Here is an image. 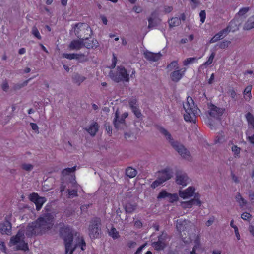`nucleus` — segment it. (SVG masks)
Here are the masks:
<instances>
[{"instance_id":"nucleus-54","label":"nucleus","mask_w":254,"mask_h":254,"mask_svg":"<svg viewBox=\"0 0 254 254\" xmlns=\"http://www.w3.org/2000/svg\"><path fill=\"white\" fill-rule=\"evenodd\" d=\"M224 141V135L223 132H222L219 134V135L217 136V139L216 140V142L218 143L222 142Z\"/></svg>"},{"instance_id":"nucleus-7","label":"nucleus","mask_w":254,"mask_h":254,"mask_svg":"<svg viewBox=\"0 0 254 254\" xmlns=\"http://www.w3.org/2000/svg\"><path fill=\"white\" fill-rule=\"evenodd\" d=\"M24 231L20 229L15 236L10 239V243L13 245H16L17 250H21L24 251L28 250L27 243L24 240Z\"/></svg>"},{"instance_id":"nucleus-33","label":"nucleus","mask_w":254,"mask_h":254,"mask_svg":"<svg viewBox=\"0 0 254 254\" xmlns=\"http://www.w3.org/2000/svg\"><path fill=\"white\" fill-rule=\"evenodd\" d=\"M179 197L177 193H169L168 196L167 201L170 203H173L178 200Z\"/></svg>"},{"instance_id":"nucleus-48","label":"nucleus","mask_w":254,"mask_h":254,"mask_svg":"<svg viewBox=\"0 0 254 254\" xmlns=\"http://www.w3.org/2000/svg\"><path fill=\"white\" fill-rule=\"evenodd\" d=\"M241 218L244 220L250 221L252 218V215L248 212H244L241 214Z\"/></svg>"},{"instance_id":"nucleus-29","label":"nucleus","mask_w":254,"mask_h":254,"mask_svg":"<svg viewBox=\"0 0 254 254\" xmlns=\"http://www.w3.org/2000/svg\"><path fill=\"white\" fill-rule=\"evenodd\" d=\"M126 173L128 177L132 178L136 176L137 172L135 169L129 167L126 169Z\"/></svg>"},{"instance_id":"nucleus-6","label":"nucleus","mask_w":254,"mask_h":254,"mask_svg":"<svg viewBox=\"0 0 254 254\" xmlns=\"http://www.w3.org/2000/svg\"><path fill=\"white\" fill-rule=\"evenodd\" d=\"M109 75L116 82H127L129 81V74L126 69L122 66H118L117 68L110 70Z\"/></svg>"},{"instance_id":"nucleus-64","label":"nucleus","mask_w":254,"mask_h":254,"mask_svg":"<svg viewBox=\"0 0 254 254\" xmlns=\"http://www.w3.org/2000/svg\"><path fill=\"white\" fill-rule=\"evenodd\" d=\"M251 202L252 204H254V193H250L249 195Z\"/></svg>"},{"instance_id":"nucleus-51","label":"nucleus","mask_w":254,"mask_h":254,"mask_svg":"<svg viewBox=\"0 0 254 254\" xmlns=\"http://www.w3.org/2000/svg\"><path fill=\"white\" fill-rule=\"evenodd\" d=\"M28 82V80H26L22 83L16 84L14 87V89L19 90V89H21V88L25 86L27 84Z\"/></svg>"},{"instance_id":"nucleus-9","label":"nucleus","mask_w":254,"mask_h":254,"mask_svg":"<svg viewBox=\"0 0 254 254\" xmlns=\"http://www.w3.org/2000/svg\"><path fill=\"white\" fill-rule=\"evenodd\" d=\"M192 224L189 221L182 220L181 219L177 220L176 228L178 231L180 232V235L182 237L183 241L186 243L190 242L191 240L190 237L188 239H186V237H184L183 236V234H182V232H183L184 234L185 235V232H187L188 233L190 228Z\"/></svg>"},{"instance_id":"nucleus-40","label":"nucleus","mask_w":254,"mask_h":254,"mask_svg":"<svg viewBox=\"0 0 254 254\" xmlns=\"http://www.w3.org/2000/svg\"><path fill=\"white\" fill-rule=\"evenodd\" d=\"M229 29L227 28V27L220 31H219L217 34L220 38L222 39L224 38L226 35L229 33Z\"/></svg>"},{"instance_id":"nucleus-60","label":"nucleus","mask_w":254,"mask_h":254,"mask_svg":"<svg viewBox=\"0 0 254 254\" xmlns=\"http://www.w3.org/2000/svg\"><path fill=\"white\" fill-rule=\"evenodd\" d=\"M214 217L210 218L209 219L206 221V225L207 226H210L214 223Z\"/></svg>"},{"instance_id":"nucleus-41","label":"nucleus","mask_w":254,"mask_h":254,"mask_svg":"<svg viewBox=\"0 0 254 254\" xmlns=\"http://www.w3.org/2000/svg\"><path fill=\"white\" fill-rule=\"evenodd\" d=\"M252 86H247L244 91V94L246 95L248 94V97L246 98V99H250L251 97V90H252Z\"/></svg>"},{"instance_id":"nucleus-52","label":"nucleus","mask_w":254,"mask_h":254,"mask_svg":"<svg viewBox=\"0 0 254 254\" xmlns=\"http://www.w3.org/2000/svg\"><path fill=\"white\" fill-rule=\"evenodd\" d=\"M1 87L2 89L5 92H7L9 88L8 83L7 81H3L1 85Z\"/></svg>"},{"instance_id":"nucleus-58","label":"nucleus","mask_w":254,"mask_h":254,"mask_svg":"<svg viewBox=\"0 0 254 254\" xmlns=\"http://www.w3.org/2000/svg\"><path fill=\"white\" fill-rule=\"evenodd\" d=\"M221 39L220 37L217 35V34H215L210 40V43H213L216 42L218 40Z\"/></svg>"},{"instance_id":"nucleus-19","label":"nucleus","mask_w":254,"mask_h":254,"mask_svg":"<svg viewBox=\"0 0 254 254\" xmlns=\"http://www.w3.org/2000/svg\"><path fill=\"white\" fill-rule=\"evenodd\" d=\"M11 231V224L10 222L5 221L0 223V232L2 234L10 235Z\"/></svg>"},{"instance_id":"nucleus-37","label":"nucleus","mask_w":254,"mask_h":254,"mask_svg":"<svg viewBox=\"0 0 254 254\" xmlns=\"http://www.w3.org/2000/svg\"><path fill=\"white\" fill-rule=\"evenodd\" d=\"M67 192H68V194L67 195V196L68 198H69L76 197L78 195L77 189H73V190L68 189Z\"/></svg>"},{"instance_id":"nucleus-16","label":"nucleus","mask_w":254,"mask_h":254,"mask_svg":"<svg viewBox=\"0 0 254 254\" xmlns=\"http://www.w3.org/2000/svg\"><path fill=\"white\" fill-rule=\"evenodd\" d=\"M30 199L33 202L36 206V209L39 210L42 207L46 199L44 197H39L36 193H33L30 196Z\"/></svg>"},{"instance_id":"nucleus-56","label":"nucleus","mask_w":254,"mask_h":254,"mask_svg":"<svg viewBox=\"0 0 254 254\" xmlns=\"http://www.w3.org/2000/svg\"><path fill=\"white\" fill-rule=\"evenodd\" d=\"M173 10L172 6H164L163 7V12L165 13H169L171 12Z\"/></svg>"},{"instance_id":"nucleus-38","label":"nucleus","mask_w":254,"mask_h":254,"mask_svg":"<svg viewBox=\"0 0 254 254\" xmlns=\"http://www.w3.org/2000/svg\"><path fill=\"white\" fill-rule=\"evenodd\" d=\"M200 194L197 193L194 196V198L192 199V200H193V205L195 204L196 205H198L199 206H200L202 204V202L200 199Z\"/></svg>"},{"instance_id":"nucleus-35","label":"nucleus","mask_w":254,"mask_h":254,"mask_svg":"<svg viewBox=\"0 0 254 254\" xmlns=\"http://www.w3.org/2000/svg\"><path fill=\"white\" fill-rule=\"evenodd\" d=\"M109 235L114 239H117L120 237L118 231L115 228H111L109 231Z\"/></svg>"},{"instance_id":"nucleus-61","label":"nucleus","mask_w":254,"mask_h":254,"mask_svg":"<svg viewBox=\"0 0 254 254\" xmlns=\"http://www.w3.org/2000/svg\"><path fill=\"white\" fill-rule=\"evenodd\" d=\"M127 246L130 248H133L136 247V243L135 242L131 241L128 242Z\"/></svg>"},{"instance_id":"nucleus-20","label":"nucleus","mask_w":254,"mask_h":254,"mask_svg":"<svg viewBox=\"0 0 254 254\" xmlns=\"http://www.w3.org/2000/svg\"><path fill=\"white\" fill-rule=\"evenodd\" d=\"M242 21L239 20L238 18H235L229 23L227 28L229 29V32H235L238 30L239 28L240 25L241 24Z\"/></svg>"},{"instance_id":"nucleus-24","label":"nucleus","mask_w":254,"mask_h":254,"mask_svg":"<svg viewBox=\"0 0 254 254\" xmlns=\"http://www.w3.org/2000/svg\"><path fill=\"white\" fill-rule=\"evenodd\" d=\"M79 56H83L84 57V54H67L63 53L62 54V57L64 58L69 60L76 59L79 60Z\"/></svg>"},{"instance_id":"nucleus-22","label":"nucleus","mask_w":254,"mask_h":254,"mask_svg":"<svg viewBox=\"0 0 254 254\" xmlns=\"http://www.w3.org/2000/svg\"><path fill=\"white\" fill-rule=\"evenodd\" d=\"M254 28V17L253 15L249 18L248 20L245 23L243 29L245 30H249Z\"/></svg>"},{"instance_id":"nucleus-55","label":"nucleus","mask_w":254,"mask_h":254,"mask_svg":"<svg viewBox=\"0 0 254 254\" xmlns=\"http://www.w3.org/2000/svg\"><path fill=\"white\" fill-rule=\"evenodd\" d=\"M240 148L238 147V146L234 145L232 147V151L234 152V153L236 155H238L240 153Z\"/></svg>"},{"instance_id":"nucleus-53","label":"nucleus","mask_w":254,"mask_h":254,"mask_svg":"<svg viewBox=\"0 0 254 254\" xmlns=\"http://www.w3.org/2000/svg\"><path fill=\"white\" fill-rule=\"evenodd\" d=\"M199 16L200 18V21L202 23H203L206 18V13L205 10H201L199 13Z\"/></svg>"},{"instance_id":"nucleus-36","label":"nucleus","mask_w":254,"mask_h":254,"mask_svg":"<svg viewBox=\"0 0 254 254\" xmlns=\"http://www.w3.org/2000/svg\"><path fill=\"white\" fill-rule=\"evenodd\" d=\"M246 118L249 124L254 128V117L250 113H248L246 115Z\"/></svg>"},{"instance_id":"nucleus-17","label":"nucleus","mask_w":254,"mask_h":254,"mask_svg":"<svg viewBox=\"0 0 254 254\" xmlns=\"http://www.w3.org/2000/svg\"><path fill=\"white\" fill-rule=\"evenodd\" d=\"M84 47V38L72 40L69 44L68 47L71 50H79Z\"/></svg>"},{"instance_id":"nucleus-45","label":"nucleus","mask_w":254,"mask_h":254,"mask_svg":"<svg viewBox=\"0 0 254 254\" xmlns=\"http://www.w3.org/2000/svg\"><path fill=\"white\" fill-rule=\"evenodd\" d=\"M163 183V181L160 180L158 177L151 185V187L155 189Z\"/></svg>"},{"instance_id":"nucleus-13","label":"nucleus","mask_w":254,"mask_h":254,"mask_svg":"<svg viewBox=\"0 0 254 254\" xmlns=\"http://www.w3.org/2000/svg\"><path fill=\"white\" fill-rule=\"evenodd\" d=\"M190 179L185 172H178L176 174V182L183 187L186 186L190 182Z\"/></svg>"},{"instance_id":"nucleus-25","label":"nucleus","mask_w":254,"mask_h":254,"mask_svg":"<svg viewBox=\"0 0 254 254\" xmlns=\"http://www.w3.org/2000/svg\"><path fill=\"white\" fill-rule=\"evenodd\" d=\"M99 129V126L97 123H92L89 128L87 131L92 135L94 136Z\"/></svg>"},{"instance_id":"nucleus-4","label":"nucleus","mask_w":254,"mask_h":254,"mask_svg":"<svg viewBox=\"0 0 254 254\" xmlns=\"http://www.w3.org/2000/svg\"><path fill=\"white\" fill-rule=\"evenodd\" d=\"M184 110V118L187 122H195L196 116L198 114L199 110L195 105L192 98L188 97L186 101L183 103Z\"/></svg>"},{"instance_id":"nucleus-26","label":"nucleus","mask_w":254,"mask_h":254,"mask_svg":"<svg viewBox=\"0 0 254 254\" xmlns=\"http://www.w3.org/2000/svg\"><path fill=\"white\" fill-rule=\"evenodd\" d=\"M236 201L239 203L241 207H243L247 204V201L241 195L240 193H238L235 197Z\"/></svg>"},{"instance_id":"nucleus-59","label":"nucleus","mask_w":254,"mask_h":254,"mask_svg":"<svg viewBox=\"0 0 254 254\" xmlns=\"http://www.w3.org/2000/svg\"><path fill=\"white\" fill-rule=\"evenodd\" d=\"M231 176L232 177V179L235 183H239L240 182V180L238 177L236 176L233 173H231Z\"/></svg>"},{"instance_id":"nucleus-12","label":"nucleus","mask_w":254,"mask_h":254,"mask_svg":"<svg viewBox=\"0 0 254 254\" xmlns=\"http://www.w3.org/2000/svg\"><path fill=\"white\" fill-rule=\"evenodd\" d=\"M197 192H195V188L193 186H190L183 190H179V195L184 199H190L194 196Z\"/></svg>"},{"instance_id":"nucleus-62","label":"nucleus","mask_w":254,"mask_h":254,"mask_svg":"<svg viewBox=\"0 0 254 254\" xmlns=\"http://www.w3.org/2000/svg\"><path fill=\"white\" fill-rule=\"evenodd\" d=\"M146 245V244H143L140 247H139L137 251H136L135 254H140L142 250V249L145 247V246Z\"/></svg>"},{"instance_id":"nucleus-39","label":"nucleus","mask_w":254,"mask_h":254,"mask_svg":"<svg viewBox=\"0 0 254 254\" xmlns=\"http://www.w3.org/2000/svg\"><path fill=\"white\" fill-rule=\"evenodd\" d=\"M76 170V166L72 168H67L62 171V174L64 176L69 175V174L74 172Z\"/></svg>"},{"instance_id":"nucleus-15","label":"nucleus","mask_w":254,"mask_h":254,"mask_svg":"<svg viewBox=\"0 0 254 254\" xmlns=\"http://www.w3.org/2000/svg\"><path fill=\"white\" fill-rule=\"evenodd\" d=\"M166 234L162 233L158 237V240L157 242L152 243V246L157 251L163 250L166 246Z\"/></svg>"},{"instance_id":"nucleus-21","label":"nucleus","mask_w":254,"mask_h":254,"mask_svg":"<svg viewBox=\"0 0 254 254\" xmlns=\"http://www.w3.org/2000/svg\"><path fill=\"white\" fill-rule=\"evenodd\" d=\"M98 45V43L96 40L84 38V47L88 49L96 48Z\"/></svg>"},{"instance_id":"nucleus-14","label":"nucleus","mask_w":254,"mask_h":254,"mask_svg":"<svg viewBox=\"0 0 254 254\" xmlns=\"http://www.w3.org/2000/svg\"><path fill=\"white\" fill-rule=\"evenodd\" d=\"M173 173L172 170L169 167H167L158 172L157 177L164 183L172 178Z\"/></svg>"},{"instance_id":"nucleus-63","label":"nucleus","mask_w":254,"mask_h":254,"mask_svg":"<svg viewBox=\"0 0 254 254\" xmlns=\"http://www.w3.org/2000/svg\"><path fill=\"white\" fill-rule=\"evenodd\" d=\"M250 233L254 236V225H250L248 228Z\"/></svg>"},{"instance_id":"nucleus-30","label":"nucleus","mask_w":254,"mask_h":254,"mask_svg":"<svg viewBox=\"0 0 254 254\" xmlns=\"http://www.w3.org/2000/svg\"><path fill=\"white\" fill-rule=\"evenodd\" d=\"M250 8L249 7H243L240 9L239 12L236 15V18H238L240 17H245L246 14L249 11Z\"/></svg>"},{"instance_id":"nucleus-5","label":"nucleus","mask_w":254,"mask_h":254,"mask_svg":"<svg viewBox=\"0 0 254 254\" xmlns=\"http://www.w3.org/2000/svg\"><path fill=\"white\" fill-rule=\"evenodd\" d=\"M169 71H173L170 75L171 80L174 82H179L185 75L187 71L186 67L179 68L177 61H173L167 66Z\"/></svg>"},{"instance_id":"nucleus-57","label":"nucleus","mask_w":254,"mask_h":254,"mask_svg":"<svg viewBox=\"0 0 254 254\" xmlns=\"http://www.w3.org/2000/svg\"><path fill=\"white\" fill-rule=\"evenodd\" d=\"M30 126L32 128V129L35 131V132L37 133H39V127L37 125V124L34 123H31L30 124Z\"/></svg>"},{"instance_id":"nucleus-27","label":"nucleus","mask_w":254,"mask_h":254,"mask_svg":"<svg viewBox=\"0 0 254 254\" xmlns=\"http://www.w3.org/2000/svg\"><path fill=\"white\" fill-rule=\"evenodd\" d=\"M85 79V77L78 74H75L73 77V82L78 85H80Z\"/></svg>"},{"instance_id":"nucleus-50","label":"nucleus","mask_w":254,"mask_h":254,"mask_svg":"<svg viewBox=\"0 0 254 254\" xmlns=\"http://www.w3.org/2000/svg\"><path fill=\"white\" fill-rule=\"evenodd\" d=\"M129 105L131 109L133 108L134 107L137 106V100L135 98L130 99L129 101Z\"/></svg>"},{"instance_id":"nucleus-23","label":"nucleus","mask_w":254,"mask_h":254,"mask_svg":"<svg viewBox=\"0 0 254 254\" xmlns=\"http://www.w3.org/2000/svg\"><path fill=\"white\" fill-rule=\"evenodd\" d=\"M78 27L82 28L81 30H86L87 32L91 31L90 28L88 26L85 25L83 23H77L75 25L74 29L75 35H77L78 37H81V35L79 36V33L76 30V28H78Z\"/></svg>"},{"instance_id":"nucleus-28","label":"nucleus","mask_w":254,"mask_h":254,"mask_svg":"<svg viewBox=\"0 0 254 254\" xmlns=\"http://www.w3.org/2000/svg\"><path fill=\"white\" fill-rule=\"evenodd\" d=\"M168 23L170 27L177 26L181 23L180 19L177 17H173L168 20Z\"/></svg>"},{"instance_id":"nucleus-42","label":"nucleus","mask_w":254,"mask_h":254,"mask_svg":"<svg viewBox=\"0 0 254 254\" xmlns=\"http://www.w3.org/2000/svg\"><path fill=\"white\" fill-rule=\"evenodd\" d=\"M31 33L37 39L41 40L42 37L40 34L36 27H33L32 29Z\"/></svg>"},{"instance_id":"nucleus-34","label":"nucleus","mask_w":254,"mask_h":254,"mask_svg":"<svg viewBox=\"0 0 254 254\" xmlns=\"http://www.w3.org/2000/svg\"><path fill=\"white\" fill-rule=\"evenodd\" d=\"M136 209V206L130 203H127L125 205V210L128 213H132Z\"/></svg>"},{"instance_id":"nucleus-2","label":"nucleus","mask_w":254,"mask_h":254,"mask_svg":"<svg viewBox=\"0 0 254 254\" xmlns=\"http://www.w3.org/2000/svg\"><path fill=\"white\" fill-rule=\"evenodd\" d=\"M62 233L64 241L65 254L68 253L69 254H72L73 251L78 247H80L83 251L85 249L86 243L81 236H78L75 240V244L73 245V233L69 228H65L62 230Z\"/></svg>"},{"instance_id":"nucleus-1","label":"nucleus","mask_w":254,"mask_h":254,"mask_svg":"<svg viewBox=\"0 0 254 254\" xmlns=\"http://www.w3.org/2000/svg\"><path fill=\"white\" fill-rule=\"evenodd\" d=\"M53 225V217L51 214L46 213L36 221L28 224L26 229V235L32 237L45 233Z\"/></svg>"},{"instance_id":"nucleus-49","label":"nucleus","mask_w":254,"mask_h":254,"mask_svg":"<svg viewBox=\"0 0 254 254\" xmlns=\"http://www.w3.org/2000/svg\"><path fill=\"white\" fill-rule=\"evenodd\" d=\"M132 111L134 113V115L137 117L140 118L141 116V113L138 109V106L136 107H134L131 109Z\"/></svg>"},{"instance_id":"nucleus-31","label":"nucleus","mask_w":254,"mask_h":254,"mask_svg":"<svg viewBox=\"0 0 254 254\" xmlns=\"http://www.w3.org/2000/svg\"><path fill=\"white\" fill-rule=\"evenodd\" d=\"M197 61V58L196 57L188 58L185 59L183 63L184 66H187L189 64L195 63Z\"/></svg>"},{"instance_id":"nucleus-8","label":"nucleus","mask_w":254,"mask_h":254,"mask_svg":"<svg viewBox=\"0 0 254 254\" xmlns=\"http://www.w3.org/2000/svg\"><path fill=\"white\" fill-rule=\"evenodd\" d=\"M101 221L99 218H95L91 220L88 229V234L91 239L99 237L101 232Z\"/></svg>"},{"instance_id":"nucleus-18","label":"nucleus","mask_w":254,"mask_h":254,"mask_svg":"<svg viewBox=\"0 0 254 254\" xmlns=\"http://www.w3.org/2000/svg\"><path fill=\"white\" fill-rule=\"evenodd\" d=\"M145 58L148 61L152 62H156L159 60L162 57V54L160 53H152L148 51H146L144 53Z\"/></svg>"},{"instance_id":"nucleus-11","label":"nucleus","mask_w":254,"mask_h":254,"mask_svg":"<svg viewBox=\"0 0 254 254\" xmlns=\"http://www.w3.org/2000/svg\"><path fill=\"white\" fill-rule=\"evenodd\" d=\"M128 116V113L125 112L122 115V117L119 118V112L117 110L115 114V118L114 120V126L118 129H124L126 127L125 123V119Z\"/></svg>"},{"instance_id":"nucleus-47","label":"nucleus","mask_w":254,"mask_h":254,"mask_svg":"<svg viewBox=\"0 0 254 254\" xmlns=\"http://www.w3.org/2000/svg\"><path fill=\"white\" fill-rule=\"evenodd\" d=\"M169 193L165 190H162L158 194L157 196L158 199L162 198H166L167 199Z\"/></svg>"},{"instance_id":"nucleus-10","label":"nucleus","mask_w":254,"mask_h":254,"mask_svg":"<svg viewBox=\"0 0 254 254\" xmlns=\"http://www.w3.org/2000/svg\"><path fill=\"white\" fill-rule=\"evenodd\" d=\"M208 113L210 118L220 120L225 111V109L217 107L213 104H209Z\"/></svg>"},{"instance_id":"nucleus-46","label":"nucleus","mask_w":254,"mask_h":254,"mask_svg":"<svg viewBox=\"0 0 254 254\" xmlns=\"http://www.w3.org/2000/svg\"><path fill=\"white\" fill-rule=\"evenodd\" d=\"M231 42L228 40H224L219 44V47L221 49H225L229 46Z\"/></svg>"},{"instance_id":"nucleus-43","label":"nucleus","mask_w":254,"mask_h":254,"mask_svg":"<svg viewBox=\"0 0 254 254\" xmlns=\"http://www.w3.org/2000/svg\"><path fill=\"white\" fill-rule=\"evenodd\" d=\"M21 168L26 171H30L33 169V166L31 164L23 163L21 165Z\"/></svg>"},{"instance_id":"nucleus-44","label":"nucleus","mask_w":254,"mask_h":254,"mask_svg":"<svg viewBox=\"0 0 254 254\" xmlns=\"http://www.w3.org/2000/svg\"><path fill=\"white\" fill-rule=\"evenodd\" d=\"M215 52H212L211 54V55H210V56L209 57L207 61L205 63H204V65H209L210 64H211L213 62V61L215 57Z\"/></svg>"},{"instance_id":"nucleus-3","label":"nucleus","mask_w":254,"mask_h":254,"mask_svg":"<svg viewBox=\"0 0 254 254\" xmlns=\"http://www.w3.org/2000/svg\"><path fill=\"white\" fill-rule=\"evenodd\" d=\"M160 132L164 136L172 147L184 159L191 161L192 157L190 151L183 145L178 141H174L171 134L164 128L160 127L159 129Z\"/></svg>"},{"instance_id":"nucleus-32","label":"nucleus","mask_w":254,"mask_h":254,"mask_svg":"<svg viewBox=\"0 0 254 254\" xmlns=\"http://www.w3.org/2000/svg\"><path fill=\"white\" fill-rule=\"evenodd\" d=\"M193 205V200L191 199L187 201H183L181 202V206L182 208L184 209L186 208H191Z\"/></svg>"}]
</instances>
